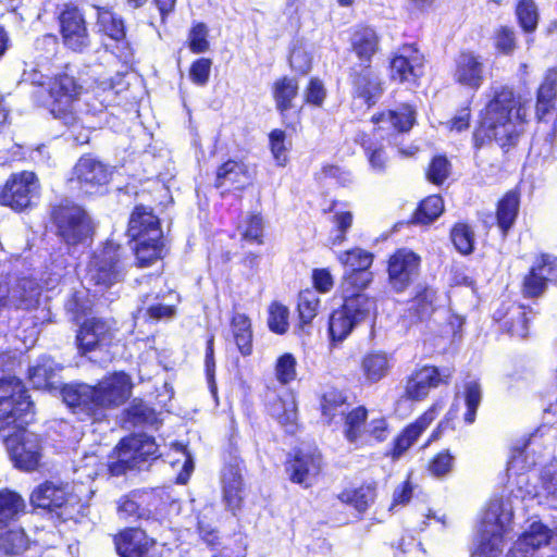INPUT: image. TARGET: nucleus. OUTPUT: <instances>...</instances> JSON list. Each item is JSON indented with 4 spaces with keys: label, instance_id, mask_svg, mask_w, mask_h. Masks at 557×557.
I'll return each instance as SVG.
<instances>
[{
    "label": "nucleus",
    "instance_id": "1",
    "mask_svg": "<svg viewBox=\"0 0 557 557\" xmlns=\"http://www.w3.org/2000/svg\"><path fill=\"white\" fill-rule=\"evenodd\" d=\"M134 384L123 371L106 374L96 384H66L61 388L63 403L81 420L102 422L107 411L116 409L128 401Z\"/></svg>",
    "mask_w": 557,
    "mask_h": 557
},
{
    "label": "nucleus",
    "instance_id": "2",
    "mask_svg": "<svg viewBox=\"0 0 557 557\" xmlns=\"http://www.w3.org/2000/svg\"><path fill=\"white\" fill-rule=\"evenodd\" d=\"M530 100L508 87L495 89L485 108L482 127L502 146L511 145L523 132Z\"/></svg>",
    "mask_w": 557,
    "mask_h": 557
},
{
    "label": "nucleus",
    "instance_id": "3",
    "mask_svg": "<svg viewBox=\"0 0 557 557\" xmlns=\"http://www.w3.org/2000/svg\"><path fill=\"white\" fill-rule=\"evenodd\" d=\"M49 224L53 234L66 247H76L94 235V223L88 212L79 205L62 200L51 206Z\"/></svg>",
    "mask_w": 557,
    "mask_h": 557
},
{
    "label": "nucleus",
    "instance_id": "4",
    "mask_svg": "<svg viewBox=\"0 0 557 557\" xmlns=\"http://www.w3.org/2000/svg\"><path fill=\"white\" fill-rule=\"evenodd\" d=\"M126 256L122 246L113 240H106L88 261L86 278L90 285L104 292L122 282L126 275Z\"/></svg>",
    "mask_w": 557,
    "mask_h": 557
},
{
    "label": "nucleus",
    "instance_id": "5",
    "mask_svg": "<svg viewBox=\"0 0 557 557\" xmlns=\"http://www.w3.org/2000/svg\"><path fill=\"white\" fill-rule=\"evenodd\" d=\"M511 520V511L500 499L488 504L481 522L478 544L471 557H497L502 554L505 542L504 535Z\"/></svg>",
    "mask_w": 557,
    "mask_h": 557
},
{
    "label": "nucleus",
    "instance_id": "6",
    "mask_svg": "<svg viewBox=\"0 0 557 557\" xmlns=\"http://www.w3.org/2000/svg\"><path fill=\"white\" fill-rule=\"evenodd\" d=\"M67 67L66 65L63 71L49 77L47 92L51 99L50 113L65 125L72 126L78 121L73 104L79 98L83 86L67 73Z\"/></svg>",
    "mask_w": 557,
    "mask_h": 557
},
{
    "label": "nucleus",
    "instance_id": "7",
    "mask_svg": "<svg viewBox=\"0 0 557 557\" xmlns=\"http://www.w3.org/2000/svg\"><path fill=\"white\" fill-rule=\"evenodd\" d=\"M33 408L29 392L21 379L0 377V431L20 425Z\"/></svg>",
    "mask_w": 557,
    "mask_h": 557
},
{
    "label": "nucleus",
    "instance_id": "8",
    "mask_svg": "<svg viewBox=\"0 0 557 557\" xmlns=\"http://www.w3.org/2000/svg\"><path fill=\"white\" fill-rule=\"evenodd\" d=\"M4 444L14 467L24 472H34L40 467L42 444L39 435L17 425L4 436Z\"/></svg>",
    "mask_w": 557,
    "mask_h": 557
},
{
    "label": "nucleus",
    "instance_id": "9",
    "mask_svg": "<svg viewBox=\"0 0 557 557\" xmlns=\"http://www.w3.org/2000/svg\"><path fill=\"white\" fill-rule=\"evenodd\" d=\"M39 181L34 172L12 173L0 185V205L22 212L32 206L33 198L39 194Z\"/></svg>",
    "mask_w": 557,
    "mask_h": 557
},
{
    "label": "nucleus",
    "instance_id": "10",
    "mask_svg": "<svg viewBox=\"0 0 557 557\" xmlns=\"http://www.w3.org/2000/svg\"><path fill=\"white\" fill-rule=\"evenodd\" d=\"M112 169L91 153L78 158L72 170L71 182L86 195L101 194L112 180Z\"/></svg>",
    "mask_w": 557,
    "mask_h": 557
},
{
    "label": "nucleus",
    "instance_id": "11",
    "mask_svg": "<svg viewBox=\"0 0 557 557\" xmlns=\"http://www.w3.org/2000/svg\"><path fill=\"white\" fill-rule=\"evenodd\" d=\"M30 503L50 513L55 524L65 523L74 518V508L69 503L66 491L51 481L39 484L30 494Z\"/></svg>",
    "mask_w": 557,
    "mask_h": 557
},
{
    "label": "nucleus",
    "instance_id": "12",
    "mask_svg": "<svg viewBox=\"0 0 557 557\" xmlns=\"http://www.w3.org/2000/svg\"><path fill=\"white\" fill-rule=\"evenodd\" d=\"M168 251L159 219L141 210V268L162 260Z\"/></svg>",
    "mask_w": 557,
    "mask_h": 557
},
{
    "label": "nucleus",
    "instance_id": "13",
    "mask_svg": "<svg viewBox=\"0 0 557 557\" xmlns=\"http://www.w3.org/2000/svg\"><path fill=\"white\" fill-rule=\"evenodd\" d=\"M453 375L449 368H436L433 366H424L416 370L408 379L405 395L412 400H421L425 398L432 388L440 384H447Z\"/></svg>",
    "mask_w": 557,
    "mask_h": 557
},
{
    "label": "nucleus",
    "instance_id": "14",
    "mask_svg": "<svg viewBox=\"0 0 557 557\" xmlns=\"http://www.w3.org/2000/svg\"><path fill=\"white\" fill-rule=\"evenodd\" d=\"M139 462V435L122 437L108 456L107 471L111 476H121Z\"/></svg>",
    "mask_w": 557,
    "mask_h": 557
},
{
    "label": "nucleus",
    "instance_id": "15",
    "mask_svg": "<svg viewBox=\"0 0 557 557\" xmlns=\"http://www.w3.org/2000/svg\"><path fill=\"white\" fill-rule=\"evenodd\" d=\"M420 257L411 250L399 249L388 261V281L396 292L405 290L418 275Z\"/></svg>",
    "mask_w": 557,
    "mask_h": 557
},
{
    "label": "nucleus",
    "instance_id": "16",
    "mask_svg": "<svg viewBox=\"0 0 557 557\" xmlns=\"http://www.w3.org/2000/svg\"><path fill=\"white\" fill-rule=\"evenodd\" d=\"M423 65V54L413 45L403 46L391 61V78L399 83L414 82Z\"/></svg>",
    "mask_w": 557,
    "mask_h": 557
},
{
    "label": "nucleus",
    "instance_id": "17",
    "mask_svg": "<svg viewBox=\"0 0 557 557\" xmlns=\"http://www.w3.org/2000/svg\"><path fill=\"white\" fill-rule=\"evenodd\" d=\"M455 81L470 89L476 90L484 81V63L472 52H461L456 60Z\"/></svg>",
    "mask_w": 557,
    "mask_h": 557
},
{
    "label": "nucleus",
    "instance_id": "18",
    "mask_svg": "<svg viewBox=\"0 0 557 557\" xmlns=\"http://www.w3.org/2000/svg\"><path fill=\"white\" fill-rule=\"evenodd\" d=\"M371 121L379 129L406 133L416 123V110L409 104H401L396 109L374 114Z\"/></svg>",
    "mask_w": 557,
    "mask_h": 557
},
{
    "label": "nucleus",
    "instance_id": "19",
    "mask_svg": "<svg viewBox=\"0 0 557 557\" xmlns=\"http://www.w3.org/2000/svg\"><path fill=\"white\" fill-rule=\"evenodd\" d=\"M442 406L434 404L428 411H425L413 423L408 425L395 440L394 449L392 453L393 459L400 458L420 437V435L429 428Z\"/></svg>",
    "mask_w": 557,
    "mask_h": 557
},
{
    "label": "nucleus",
    "instance_id": "20",
    "mask_svg": "<svg viewBox=\"0 0 557 557\" xmlns=\"http://www.w3.org/2000/svg\"><path fill=\"white\" fill-rule=\"evenodd\" d=\"M109 329L102 319H86L78 327L75 342L82 355L94 351L107 337Z\"/></svg>",
    "mask_w": 557,
    "mask_h": 557
},
{
    "label": "nucleus",
    "instance_id": "21",
    "mask_svg": "<svg viewBox=\"0 0 557 557\" xmlns=\"http://www.w3.org/2000/svg\"><path fill=\"white\" fill-rule=\"evenodd\" d=\"M550 531L542 523L534 522L515 543L507 557H534L535 549L547 545Z\"/></svg>",
    "mask_w": 557,
    "mask_h": 557
},
{
    "label": "nucleus",
    "instance_id": "22",
    "mask_svg": "<svg viewBox=\"0 0 557 557\" xmlns=\"http://www.w3.org/2000/svg\"><path fill=\"white\" fill-rule=\"evenodd\" d=\"M223 502L228 510L235 513L242 508L244 484L239 469L228 466L222 474Z\"/></svg>",
    "mask_w": 557,
    "mask_h": 557
},
{
    "label": "nucleus",
    "instance_id": "23",
    "mask_svg": "<svg viewBox=\"0 0 557 557\" xmlns=\"http://www.w3.org/2000/svg\"><path fill=\"white\" fill-rule=\"evenodd\" d=\"M321 470V456L317 451L296 455L292 463V480L309 486Z\"/></svg>",
    "mask_w": 557,
    "mask_h": 557
},
{
    "label": "nucleus",
    "instance_id": "24",
    "mask_svg": "<svg viewBox=\"0 0 557 557\" xmlns=\"http://www.w3.org/2000/svg\"><path fill=\"white\" fill-rule=\"evenodd\" d=\"M269 412L282 426L288 432H294L297 421V404L295 396L285 392L283 395L276 396L269 404Z\"/></svg>",
    "mask_w": 557,
    "mask_h": 557
},
{
    "label": "nucleus",
    "instance_id": "25",
    "mask_svg": "<svg viewBox=\"0 0 557 557\" xmlns=\"http://www.w3.org/2000/svg\"><path fill=\"white\" fill-rule=\"evenodd\" d=\"M57 21L60 35H87L84 11L73 2L62 5L57 15Z\"/></svg>",
    "mask_w": 557,
    "mask_h": 557
},
{
    "label": "nucleus",
    "instance_id": "26",
    "mask_svg": "<svg viewBox=\"0 0 557 557\" xmlns=\"http://www.w3.org/2000/svg\"><path fill=\"white\" fill-rule=\"evenodd\" d=\"M26 512L24 498L15 491L0 490V530L16 522Z\"/></svg>",
    "mask_w": 557,
    "mask_h": 557
},
{
    "label": "nucleus",
    "instance_id": "27",
    "mask_svg": "<svg viewBox=\"0 0 557 557\" xmlns=\"http://www.w3.org/2000/svg\"><path fill=\"white\" fill-rule=\"evenodd\" d=\"M354 85L359 97L370 106L381 96L383 89L379 76L370 67H364L355 77Z\"/></svg>",
    "mask_w": 557,
    "mask_h": 557
},
{
    "label": "nucleus",
    "instance_id": "28",
    "mask_svg": "<svg viewBox=\"0 0 557 557\" xmlns=\"http://www.w3.org/2000/svg\"><path fill=\"white\" fill-rule=\"evenodd\" d=\"M515 16L520 29L527 34H534L540 23V11L534 0H517Z\"/></svg>",
    "mask_w": 557,
    "mask_h": 557
},
{
    "label": "nucleus",
    "instance_id": "29",
    "mask_svg": "<svg viewBox=\"0 0 557 557\" xmlns=\"http://www.w3.org/2000/svg\"><path fill=\"white\" fill-rule=\"evenodd\" d=\"M249 180L247 166L234 160L226 161L219 168L216 173L219 186L230 184L236 188H242L249 183Z\"/></svg>",
    "mask_w": 557,
    "mask_h": 557
},
{
    "label": "nucleus",
    "instance_id": "30",
    "mask_svg": "<svg viewBox=\"0 0 557 557\" xmlns=\"http://www.w3.org/2000/svg\"><path fill=\"white\" fill-rule=\"evenodd\" d=\"M344 310L354 318L356 324L364 321L375 311V301L366 294L342 295Z\"/></svg>",
    "mask_w": 557,
    "mask_h": 557
},
{
    "label": "nucleus",
    "instance_id": "31",
    "mask_svg": "<svg viewBox=\"0 0 557 557\" xmlns=\"http://www.w3.org/2000/svg\"><path fill=\"white\" fill-rule=\"evenodd\" d=\"M391 368V361L385 352H371L363 357L361 370L366 380L370 383H376L387 375Z\"/></svg>",
    "mask_w": 557,
    "mask_h": 557
},
{
    "label": "nucleus",
    "instance_id": "32",
    "mask_svg": "<svg viewBox=\"0 0 557 557\" xmlns=\"http://www.w3.org/2000/svg\"><path fill=\"white\" fill-rule=\"evenodd\" d=\"M29 546V539L22 528L0 532V555L15 556Z\"/></svg>",
    "mask_w": 557,
    "mask_h": 557
},
{
    "label": "nucleus",
    "instance_id": "33",
    "mask_svg": "<svg viewBox=\"0 0 557 557\" xmlns=\"http://www.w3.org/2000/svg\"><path fill=\"white\" fill-rule=\"evenodd\" d=\"M367 419V409L358 407L347 413L344 425V434L350 443H366L364 425Z\"/></svg>",
    "mask_w": 557,
    "mask_h": 557
},
{
    "label": "nucleus",
    "instance_id": "34",
    "mask_svg": "<svg viewBox=\"0 0 557 557\" xmlns=\"http://www.w3.org/2000/svg\"><path fill=\"white\" fill-rule=\"evenodd\" d=\"M519 209V197L516 193H507L498 202L497 223L504 235L512 226Z\"/></svg>",
    "mask_w": 557,
    "mask_h": 557
},
{
    "label": "nucleus",
    "instance_id": "35",
    "mask_svg": "<svg viewBox=\"0 0 557 557\" xmlns=\"http://www.w3.org/2000/svg\"><path fill=\"white\" fill-rule=\"evenodd\" d=\"M137 528L127 527L113 535V544L119 557H139Z\"/></svg>",
    "mask_w": 557,
    "mask_h": 557
},
{
    "label": "nucleus",
    "instance_id": "36",
    "mask_svg": "<svg viewBox=\"0 0 557 557\" xmlns=\"http://www.w3.org/2000/svg\"><path fill=\"white\" fill-rule=\"evenodd\" d=\"M356 322L354 318L344 310V308H339L335 310L329 321V333L331 341L333 343L343 342L354 330L356 326Z\"/></svg>",
    "mask_w": 557,
    "mask_h": 557
},
{
    "label": "nucleus",
    "instance_id": "37",
    "mask_svg": "<svg viewBox=\"0 0 557 557\" xmlns=\"http://www.w3.org/2000/svg\"><path fill=\"white\" fill-rule=\"evenodd\" d=\"M547 259L537 258L533 263L529 274L523 281V293L530 297H536L544 293L547 285V277L542 274V270L546 269Z\"/></svg>",
    "mask_w": 557,
    "mask_h": 557
},
{
    "label": "nucleus",
    "instance_id": "38",
    "mask_svg": "<svg viewBox=\"0 0 557 557\" xmlns=\"http://www.w3.org/2000/svg\"><path fill=\"white\" fill-rule=\"evenodd\" d=\"M338 498L342 503L355 507L358 511H364L374 502L375 487L371 484L358 488L345 490Z\"/></svg>",
    "mask_w": 557,
    "mask_h": 557
},
{
    "label": "nucleus",
    "instance_id": "39",
    "mask_svg": "<svg viewBox=\"0 0 557 557\" xmlns=\"http://www.w3.org/2000/svg\"><path fill=\"white\" fill-rule=\"evenodd\" d=\"M232 329L236 345L244 356L251 354L252 333L249 319L242 313L233 317Z\"/></svg>",
    "mask_w": 557,
    "mask_h": 557
},
{
    "label": "nucleus",
    "instance_id": "40",
    "mask_svg": "<svg viewBox=\"0 0 557 557\" xmlns=\"http://www.w3.org/2000/svg\"><path fill=\"white\" fill-rule=\"evenodd\" d=\"M97 24L100 35H125L124 20L110 8H98Z\"/></svg>",
    "mask_w": 557,
    "mask_h": 557
},
{
    "label": "nucleus",
    "instance_id": "41",
    "mask_svg": "<svg viewBox=\"0 0 557 557\" xmlns=\"http://www.w3.org/2000/svg\"><path fill=\"white\" fill-rule=\"evenodd\" d=\"M276 107L280 111H286L293 107L292 101L298 94V83L288 77H284L274 84L273 88Z\"/></svg>",
    "mask_w": 557,
    "mask_h": 557
},
{
    "label": "nucleus",
    "instance_id": "42",
    "mask_svg": "<svg viewBox=\"0 0 557 557\" xmlns=\"http://www.w3.org/2000/svg\"><path fill=\"white\" fill-rule=\"evenodd\" d=\"M337 260L350 272L355 270H368L373 262V255L361 248H354L339 252Z\"/></svg>",
    "mask_w": 557,
    "mask_h": 557
},
{
    "label": "nucleus",
    "instance_id": "43",
    "mask_svg": "<svg viewBox=\"0 0 557 557\" xmlns=\"http://www.w3.org/2000/svg\"><path fill=\"white\" fill-rule=\"evenodd\" d=\"M372 273L368 270H355L344 275L342 295L363 294L362 290L372 282Z\"/></svg>",
    "mask_w": 557,
    "mask_h": 557
},
{
    "label": "nucleus",
    "instance_id": "44",
    "mask_svg": "<svg viewBox=\"0 0 557 557\" xmlns=\"http://www.w3.org/2000/svg\"><path fill=\"white\" fill-rule=\"evenodd\" d=\"M320 298L315 290L305 289L298 297V312L304 325L311 323L318 314Z\"/></svg>",
    "mask_w": 557,
    "mask_h": 557
},
{
    "label": "nucleus",
    "instance_id": "45",
    "mask_svg": "<svg viewBox=\"0 0 557 557\" xmlns=\"http://www.w3.org/2000/svg\"><path fill=\"white\" fill-rule=\"evenodd\" d=\"M444 210V203L440 196L433 195L425 198L416 211L417 223L429 224L436 220Z\"/></svg>",
    "mask_w": 557,
    "mask_h": 557
},
{
    "label": "nucleus",
    "instance_id": "46",
    "mask_svg": "<svg viewBox=\"0 0 557 557\" xmlns=\"http://www.w3.org/2000/svg\"><path fill=\"white\" fill-rule=\"evenodd\" d=\"M271 153L278 166H285L288 162V150L290 143L287 141L286 134L282 129H273L269 134Z\"/></svg>",
    "mask_w": 557,
    "mask_h": 557
},
{
    "label": "nucleus",
    "instance_id": "47",
    "mask_svg": "<svg viewBox=\"0 0 557 557\" xmlns=\"http://www.w3.org/2000/svg\"><path fill=\"white\" fill-rule=\"evenodd\" d=\"M352 213L349 211H337L333 215L335 230L332 232L329 243L332 247L339 246L346 240V233L352 225Z\"/></svg>",
    "mask_w": 557,
    "mask_h": 557
},
{
    "label": "nucleus",
    "instance_id": "48",
    "mask_svg": "<svg viewBox=\"0 0 557 557\" xmlns=\"http://www.w3.org/2000/svg\"><path fill=\"white\" fill-rule=\"evenodd\" d=\"M297 360L289 354H283L275 362L274 374L281 384H288L296 379L297 375Z\"/></svg>",
    "mask_w": 557,
    "mask_h": 557
},
{
    "label": "nucleus",
    "instance_id": "49",
    "mask_svg": "<svg viewBox=\"0 0 557 557\" xmlns=\"http://www.w3.org/2000/svg\"><path fill=\"white\" fill-rule=\"evenodd\" d=\"M451 240L462 255L471 253L474 245V234L467 224L459 223L451 230Z\"/></svg>",
    "mask_w": 557,
    "mask_h": 557
},
{
    "label": "nucleus",
    "instance_id": "50",
    "mask_svg": "<svg viewBox=\"0 0 557 557\" xmlns=\"http://www.w3.org/2000/svg\"><path fill=\"white\" fill-rule=\"evenodd\" d=\"M482 399L481 386L475 381H470L465 385V400L467 405V411L465 413V421L467 423H473L478 407Z\"/></svg>",
    "mask_w": 557,
    "mask_h": 557
},
{
    "label": "nucleus",
    "instance_id": "51",
    "mask_svg": "<svg viewBox=\"0 0 557 557\" xmlns=\"http://www.w3.org/2000/svg\"><path fill=\"white\" fill-rule=\"evenodd\" d=\"M288 308L278 302H273L269 309L268 324L271 331L284 334L288 329Z\"/></svg>",
    "mask_w": 557,
    "mask_h": 557
},
{
    "label": "nucleus",
    "instance_id": "52",
    "mask_svg": "<svg viewBox=\"0 0 557 557\" xmlns=\"http://www.w3.org/2000/svg\"><path fill=\"white\" fill-rule=\"evenodd\" d=\"M362 146L366 150L369 163L373 171L383 172L386 168V153L384 148L373 143L371 139L363 140Z\"/></svg>",
    "mask_w": 557,
    "mask_h": 557
},
{
    "label": "nucleus",
    "instance_id": "53",
    "mask_svg": "<svg viewBox=\"0 0 557 557\" xmlns=\"http://www.w3.org/2000/svg\"><path fill=\"white\" fill-rule=\"evenodd\" d=\"M125 234L131 250L135 253L136 263L139 265V206L133 208Z\"/></svg>",
    "mask_w": 557,
    "mask_h": 557
},
{
    "label": "nucleus",
    "instance_id": "54",
    "mask_svg": "<svg viewBox=\"0 0 557 557\" xmlns=\"http://www.w3.org/2000/svg\"><path fill=\"white\" fill-rule=\"evenodd\" d=\"M66 310L71 313L73 320L77 322L91 312V305L79 292H74L67 300Z\"/></svg>",
    "mask_w": 557,
    "mask_h": 557
},
{
    "label": "nucleus",
    "instance_id": "55",
    "mask_svg": "<svg viewBox=\"0 0 557 557\" xmlns=\"http://www.w3.org/2000/svg\"><path fill=\"white\" fill-rule=\"evenodd\" d=\"M454 466V457L448 450L438 453L429 463V471L432 475L441 478L448 474Z\"/></svg>",
    "mask_w": 557,
    "mask_h": 557
},
{
    "label": "nucleus",
    "instance_id": "56",
    "mask_svg": "<svg viewBox=\"0 0 557 557\" xmlns=\"http://www.w3.org/2000/svg\"><path fill=\"white\" fill-rule=\"evenodd\" d=\"M449 163L445 157H435L426 172V177L433 184H442L449 175Z\"/></svg>",
    "mask_w": 557,
    "mask_h": 557
},
{
    "label": "nucleus",
    "instance_id": "57",
    "mask_svg": "<svg viewBox=\"0 0 557 557\" xmlns=\"http://www.w3.org/2000/svg\"><path fill=\"white\" fill-rule=\"evenodd\" d=\"M138 494L133 491L127 495H124L117 505V513L123 519H128L131 517H139V502Z\"/></svg>",
    "mask_w": 557,
    "mask_h": 557
},
{
    "label": "nucleus",
    "instance_id": "58",
    "mask_svg": "<svg viewBox=\"0 0 557 557\" xmlns=\"http://www.w3.org/2000/svg\"><path fill=\"white\" fill-rule=\"evenodd\" d=\"M344 404L345 400L342 396V394L331 392L323 397L322 403V411L325 417L329 418V421L333 420V418L337 414L344 413Z\"/></svg>",
    "mask_w": 557,
    "mask_h": 557
},
{
    "label": "nucleus",
    "instance_id": "59",
    "mask_svg": "<svg viewBox=\"0 0 557 557\" xmlns=\"http://www.w3.org/2000/svg\"><path fill=\"white\" fill-rule=\"evenodd\" d=\"M511 320L512 322L509 326V332L511 333V335L521 338L527 337L529 321L528 312L523 308L518 307L513 310Z\"/></svg>",
    "mask_w": 557,
    "mask_h": 557
},
{
    "label": "nucleus",
    "instance_id": "60",
    "mask_svg": "<svg viewBox=\"0 0 557 557\" xmlns=\"http://www.w3.org/2000/svg\"><path fill=\"white\" fill-rule=\"evenodd\" d=\"M557 71L549 69L539 88L537 101H554L556 96Z\"/></svg>",
    "mask_w": 557,
    "mask_h": 557
},
{
    "label": "nucleus",
    "instance_id": "61",
    "mask_svg": "<svg viewBox=\"0 0 557 557\" xmlns=\"http://www.w3.org/2000/svg\"><path fill=\"white\" fill-rule=\"evenodd\" d=\"M263 232L262 218L259 215H250L247 221L242 235L247 240L261 243V236Z\"/></svg>",
    "mask_w": 557,
    "mask_h": 557
},
{
    "label": "nucleus",
    "instance_id": "62",
    "mask_svg": "<svg viewBox=\"0 0 557 557\" xmlns=\"http://www.w3.org/2000/svg\"><path fill=\"white\" fill-rule=\"evenodd\" d=\"M352 46L360 59L369 60L377 49V40L376 37H357Z\"/></svg>",
    "mask_w": 557,
    "mask_h": 557
},
{
    "label": "nucleus",
    "instance_id": "63",
    "mask_svg": "<svg viewBox=\"0 0 557 557\" xmlns=\"http://www.w3.org/2000/svg\"><path fill=\"white\" fill-rule=\"evenodd\" d=\"M211 61L206 58H201L193 63L190 67V78L198 85H205L210 75Z\"/></svg>",
    "mask_w": 557,
    "mask_h": 557
},
{
    "label": "nucleus",
    "instance_id": "64",
    "mask_svg": "<svg viewBox=\"0 0 557 557\" xmlns=\"http://www.w3.org/2000/svg\"><path fill=\"white\" fill-rule=\"evenodd\" d=\"M246 556V544L243 536L238 535L228 544H225L216 557H245Z\"/></svg>",
    "mask_w": 557,
    "mask_h": 557
}]
</instances>
